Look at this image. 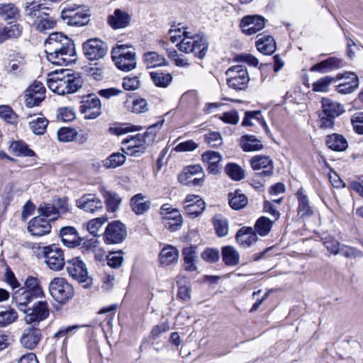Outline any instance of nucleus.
<instances>
[{
  "instance_id": "f257e3e1",
  "label": "nucleus",
  "mask_w": 363,
  "mask_h": 363,
  "mask_svg": "<svg viewBox=\"0 0 363 363\" xmlns=\"http://www.w3.org/2000/svg\"><path fill=\"white\" fill-rule=\"evenodd\" d=\"M45 52L53 65L67 66L75 63L77 54L73 40L62 33H51L45 42Z\"/></svg>"
},
{
  "instance_id": "f03ea898",
  "label": "nucleus",
  "mask_w": 363,
  "mask_h": 363,
  "mask_svg": "<svg viewBox=\"0 0 363 363\" xmlns=\"http://www.w3.org/2000/svg\"><path fill=\"white\" fill-rule=\"evenodd\" d=\"M43 296L44 292L40 280L33 276H28L24 281V286L15 291L12 296L16 304L21 306Z\"/></svg>"
},
{
  "instance_id": "7ed1b4c3",
  "label": "nucleus",
  "mask_w": 363,
  "mask_h": 363,
  "mask_svg": "<svg viewBox=\"0 0 363 363\" xmlns=\"http://www.w3.org/2000/svg\"><path fill=\"white\" fill-rule=\"evenodd\" d=\"M44 10L48 9L35 3H31L26 8V14L32 21L33 28L41 33L52 29L56 25L55 18Z\"/></svg>"
},
{
  "instance_id": "20e7f679",
  "label": "nucleus",
  "mask_w": 363,
  "mask_h": 363,
  "mask_svg": "<svg viewBox=\"0 0 363 363\" xmlns=\"http://www.w3.org/2000/svg\"><path fill=\"white\" fill-rule=\"evenodd\" d=\"M30 303H25L23 306L16 305L18 310L26 314L25 320L28 324H38L45 320L50 314L48 304L44 301H38L31 307Z\"/></svg>"
},
{
  "instance_id": "39448f33",
  "label": "nucleus",
  "mask_w": 363,
  "mask_h": 363,
  "mask_svg": "<svg viewBox=\"0 0 363 363\" xmlns=\"http://www.w3.org/2000/svg\"><path fill=\"white\" fill-rule=\"evenodd\" d=\"M51 296L60 303H65L74 294L73 286L65 279L57 277L53 279L49 284Z\"/></svg>"
},
{
  "instance_id": "423d86ee",
  "label": "nucleus",
  "mask_w": 363,
  "mask_h": 363,
  "mask_svg": "<svg viewBox=\"0 0 363 363\" xmlns=\"http://www.w3.org/2000/svg\"><path fill=\"white\" fill-rule=\"evenodd\" d=\"M67 271L74 280L83 284L84 288H88L91 285L92 279L89 276L86 266L79 257H74L67 261Z\"/></svg>"
},
{
  "instance_id": "0eeeda50",
  "label": "nucleus",
  "mask_w": 363,
  "mask_h": 363,
  "mask_svg": "<svg viewBox=\"0 0 363 363\" xmlns=\"http://www.w3.org/2000/svg\"><path fill=\"white\" fill-rule=\"evenodd\" d=\"M122 152L130 157H140L147 148V140L144 139L142 134L138 133L135 135H130L122 142Z\"/></svg>"
},
{
  "instance_id": "6e6552de",
  "label": "nucleus",
  "mask_w": 363,
  "mask_h": 363,
  "mask_svg": "<svg viewBox=\"0 0 363 363\" xmlns=\"http://www.w3.org/2000/svg\"><path fill=\"white\" fill-rule=\"evenodd\" d=\"M79 111L86 119H95L101 114V103L94 94H90L82 98Z\"/></svg>"
},
{
  "instance_id": "1a4fd4ad",
  "label": "nucleus",
  "mask_w": 363,
  "mask_h": 363,
  "mask_svg": "<svg viewBox=\"0 0 363 363\" xmlns=\"http://www.w3.org/2000/svg\"><path fill=\"white\" fill-rule=\"evenodd\" d=\"M43 254L47 266L53 271L61 270L65 264L63 251L57 245L43 248Z\"/></svg>"
},
{
  "instance_id": "9d476101",
  "label": "nucleus",
  "mask_w": 363,
  "mask_h": 363,
  "mask_svg": "<svg viewBox=\"0 0 363 363\" xmlns=\"http://www.w3.org/2000/svg\"><path fill=\"white\" fill-rule=\"evenodd\" d=\"M228 85L234 89H244L249 82V76L245 67L235 65L230 67L226 71Z\"/></svg>"
},
{
  "instance_id": "9b49d317",
  "label": "nucleus",
  "mask_w": 363,
  "mask_h": 363,
  "mask_svg": "<svg viewBox=\"0 0 363 363\" xmlns=\"http://www.w3.org/2000/svg\"><path fill=\"white\" fill-rule=\"evenodd\" d=\"M83 52L89 60H99L104 58L108 52V45L99 38H91L83 43Z\"/></svg>"
},
{
  "instance_id": "f8f14e48",
  "label": "nucleus",
  "mask_w": 363,
  "mask_h": 363,
  "mask_svg": "<svg viewBox=\"0 0 363 363\" xmlns=\"http://www.w3.org/2000/svg\"><path fill=\"white\" fill-rule=\"evenodd\" d=\"M127 237L125 225L119 220L110 223L104 233V240L106 244L121 243Z\"/></svg>"
},
{
  "instance_id": "ddd939ff",
  "label": "nucleus",
  "mask_w": 363,
  "mask_h": 363,
  "mask_svg": "<svg viewBox=\"0 0 363 363\" xmlns=\"http://www.w3.org/2000/svg\"><path fill=\"white\" fill-rule=\"evenodd\" d=\"M184 38L177 44L178 49L185 53H194V55L202 60L204 57V44L202 38L196 39L189 37L187 33L184 32Z\"/></svg>"
},
{
  "instance_id": "4468645a",
  "label": "nucleus",
  "mask_w": 363,
  "mask_h": 363,
  "mask_svg": "<svg viewBox=\"0 0 363 363\" xmlns=\"http://www.w3.org/2000/svg\"><path fill=\"white\" fill-rule=\"evenodd\" d=\"M45 88L41 82H35L25 91V104L28 107L38 106L45 99Z\"/></svg>"
},
{
  "instance_id": "2eb2a0df",
  "label": "nucleus",
  "mask_w": 363,
  "mask_h": 363,
  "mask_svg": "<svg viewBox=\"0 0 363 363\" xmlns=\"http://www.w3.org/2000/svg\"><path fill=\"white\" fill-rule=\"evenodd\" d=\"M265 26V19L259 15L244 16L240 22L242 32L248 35H254L262 30Z\"/></svg>"
},
{
  "instance_id": "dca6fc26",
  "label": "nucleus",
  "mask_w": 363,
  "mask_h": 363,
  "mask_svg": "<svg viewBox=\"0 0 363 363\" xmlns=\"http://www.w3.org/2000/svg\"><path fill=\"white\" fill-rule=\"evenodd\" d=\"M77 206L85 212L94 213L104 208L102 201L94 194H87L76 201Z\"/></svg>"
},
{
  "instance_id": "f3484780",
  "label": "nucleus",
  "mask_w": 363,
  "mask_h": 363,
  "mask_svg": "<svg viewBox=\"0 0 363 363\" xmlns=\"http://www.w3.org/2000/svg\"><path fill=\"white\" fill-rule=\"evenodd\" d=\"M50 220L40 216L32 218L28 223V230L34 236H43L51 231Z\"/></svg>"
},
{
  "instance_id": "a211bd4d",
  "label": "nucleus",
  "mask_w": 363,
  "mask_h": 363,
  "mask_svg": "<svg viewBox=\"0 0 363 363\" xmlns=\"http://www.w3.org/2000/svg\"><path fill=\"white\" fill-rule=\"evenodd\" d=\"M63 20H67V23L69 26H82L89 21V16L74 9H64L61 13Z\"/></svg>"
},
{
  "instance_id": "6ab92c4d",
  "label": "nucleus",
  "mask_w": 363,
  "mask_h": 363,
  "mask_svg": "<svg viewBox=\"0 0 363 363\" xmlns=\"http://www.w3.org/2000/svg\"><path fill=\"white\" fill-rule=\"evenodd\" d=\"M23 33V26L14 22H9L6 26L0 27V43L9 39H18Z\"/></svg>"
},
{
  "instance_id": "aec40b11",
  "label": "nucleus",
  "mask_w": 363,
  "mask_h": 363,
  "mask_svg": "<svg viewBox=\"0 0 363 363\" xmlns=\"http://www.w3.org/2000/svg\"><path fill=\"white\" fill-rule=\"evenodd\" d=\"M41 339V332L37 328H28L21 338V345L29 350L35 348Z\"/></svg>"
},
{
  "instance_id": "412c9836",
  "label": "nucleus",
  "mask_w": 363,
  "mask_h": 363,
  "mask_svg": "<svg viewBox=\"0 0 363 363\" xmlns=\"http://www.w3.org/2000/svg\"><path fill=\"white\" fill-rule=\"evenodd\" d=\"M130 15L120 9H116L113 13L108 17V23L113 29L125 28L130 25Z\"/></svg>"
},
{
  "instance_id": "4be33fe9",
  "label": "nucleus",
  "mask_w": 363,
  "mask_h": 363,
  "mask_svg": "<svg viewBox=\"0 0 363 363\" xmlns=\"http://www.w3.org/2000/svg\"><path fill=\"white\" fill-rule=\"evenodd\" d=\"M60 235L63 244L68 247H74L81 243L77 230L72 226H66L61 228Z\"/></svg>"
},
{
  "instance_id": "5701e85b",
  "label": "nucleus",
  "mask_w": 363,
  "mask_h": 363,
  "mask_svg": "<svg viewBox=\"0 0 363 363\" xmlns=\"http://www.w3.org/2000/svg\"><path fill=\"white\" fill-rule=\"evenodd\" d=\"M198 196L189 195L186 198V203H189L185 206L186 213L191 218L199 216L204 211V201L198 199Z\"/></svg>"
},
{
  "instance_id": "b1692460",
  "label": "nucleus",
  "mask_w": 363,
  "mask_h": 363,
  "mask_svg": "<svg viewBox=\"0 0 363 363\" xmlns=\"http://www.w3.org/2000/svg\"><path fill=\"white\" fill-rule=\"evenodd\" d=\"M235 239L240 246L248 247L252 244L255 243L258 238L252 228L242 227L237 232Z\"/></svg>"
},
{
  "instance_id": "393cba45",
  "label": "nucleus",
  "mask_w": 363,
  "mask_h": 363,
  "mask_svg": "<svg viewBox=\"0 0 363 363\" xmlns=\"http://www.w3.org/2000/svg\"><path fill=\"white\" fill-rule=\"evenodd\" d=\"M345 79H348L343 83L336 86L337 92L343 94H347L353 92L359 86V80L357 76L353 72L345 73L341 77Z\"/></svg>"
},
{
  "instance_id": "a878e982",
  "label": "nucleus",
  "mask_w": 363,
  "mask_h": 363,
  "mask_svg": "<svg viewBox=\"0 0 363 363\" xmlns=\"http://www.w3.org/2000/svg\"><path fill=\"white\" fill-rule=\"evenodd\" d=\"M100 193L104 198L108 211L116 212L122 201L121 196L113 191L107 190L104 186L100 189Z\"/></svg>"
},
{
  "instance_id": "bb28decb",
  "label": "nucleus",
  "mask_w": 363,
  "mask_h": 363,
  "mask_svg": "<svg viewBox=\"0 0 363 363\" xmlns=\"http://www.w3.org/2000/svg\"><path fill=\"white\" fill-rule=\"evenodd\" d=\"M9 150L11 154L16 157H35V153L32 150L28 145L23 140H15L11 142L9 147Z\"/></svg>"
},
{
  "instance_id": "cd10ccee",
  "label": "nucleus",
  "mask_w": 363,
  "mask_h": 363,
  "mask_svg": "<svg viewBox=\"0 0 363 363\" xmlns=\"http://www.w3.org/2000/svg\"><path fill=\"white\" fill-rule=\"evenodd\" d=\"M145 199V196L141 193L137 194L131 198L130 205L135 214L142 215L150 208L151 201Z\"/></svg>"
},
{
  "instance_id": "c85d7f7f",
  "label": "nucleus",
  "mask_w": 363,
  "mask_h": 363,
  "mask_svg": "<svg viewBox=\"0 0 363 363\" xmlns=\"http://www.w3.org/2000/svg\"><path fill=\"white\" fill-rule=\"evenodd\" d=\"M256 46L257 50L264 55H272L276 50L274 39L269 35L259 34Z\"/></svg>"
},
{
  "instance_id": "c756f323",
  "label": "nucleus",
  "mask_w": 363,
  "mask_h": 363,
  "mask_svg": "<svg viewBox=\"0 0 363 363\" xmlns=\"http://www.w3.org/2000/svg\"><path fill=\"white\" fill-rule=\"evenodd\" d=\"M345 111L344 107L340 104L333 101L328 98L322 99V111L325 115L336 118Z\"/></svg>"
},
{
  "instance_id": "7c9ffc66",
  "label": "nucleus",
  "mask_w": 363,
  "mask_h": 363,
  "mask_svg": "<svg viewBox=\"0 0 363 363\" xmlns=\"http://www.w3.org/2000/svg\"><path fill=\"white\" fill-rule=\"evenodd\" d=\"M196 247L189 246L184 247L182 251V255L184 257V269L189 272L196 271Z\"/></svg>"
},
{
  "instance_id": "2f4dec72",
  "label": "nucleus",
  "mask_w": 363,
  "mask_h": 363,
  "mask_svg": "<svg viewBox=\"0 0 363 363\" xmlns=\"http://www.w3.org/2000/svg\"><path fill=\"white\" fill-rule=\"evenodd\" d=\"M179 258V251L172 245L162 248L160 254V262L163 266H168L177 262Z\"/></svg>"
},
{
  "instance_id": "473e14b6",
  "label": "nucleus",
  "mask_w": 363,
  "mask_h": 363,
  "mask_svg": "<svg viewBox=\"0 0 363 363\" xmlns=\"http://www.w3.org/2000/svg\"><path fill=\"white\" fill-rule=\"evenodd\" d=\"M0 18L5 21H16L20 18V11L13 3L0 4Z\"/></svg>"
},
{
  "instance_id": "72a5a7b5",
  "label": "nucleus",
  "mask_w": 363,
  "mask_h": 363,
  "mask_svg": "<svg viewBox=\"0 0 363 363\" xmlns=\"http://www.w3.org/2000/svg\"><path fill=\"white\" fill-rule=\"evenodd\" d=\"M120 57H114L113 61L116 66L121 70L129 72L133 69L136 66L135 53L128 54L125 57H123V54H119Z\"/></svg>"
},
{
  "instance_id": "f704fd0d",
  "label": "nucleus",
  "mask_w": 363,
  "mask_h": 363,
  "mask_svg": "<svg viewBox=\"0 0 363 363\" xmlns=\"http://www.w3.org/2000/svg\"><path fill=\"white\" fill-rule=\"evenodd\" d=\"M326 145L330 149L337 152L345 151L348 146L346 138L343 135L337 133L328 135Z\"/></svg>"
},
{
  "instance_id": "c9c22d12",
  "label": "nucleus",
  "mask_w": 363,
  "mask_h": 363,
  "mask_svg": "<svg viewBox=\"0 0 363 363\" xmlns=\"http://www.w3.org/2000/svg\"><path fill=\"white\" fill-rule=\"evenodd\" d=\"M214 230L219 238L225 237L228 234L229 221L221 214H216L212 218Z\"/></svg>"
},
{
  "instance_id": "e433bc0d",
  "label": "nucleus",
  "mask_w": 363,
  "mask_h": 363,
  "mask_svg": "<svg viewBox=\"0 0 363 363\" xmlns=\"http://www.w3.org/2000/svg\"><path fill=\"white\" fill-rule=\"evenodd\" d=\"M223 262L228 266H235L240 262V254L233 246H224L221 249Z\"/></svg>"
},
{
  "instance_id": "4c0bfd02",
  "label": "nucleus",
  "mask_w": 363,
  "mask_h": 363,
  "mask_svg": "<svg viewBox=\"0 0 363 363\" xmlns=\"http://www.w3.org/2000/svg\"><path fill=\"white\" fill-rule=\"evenodd\" d=\"M143 58L147 68H153L167 65L164 57L156 52H145L144 53Z\"/></svg>"
},
{
  "instance_id": "58836bf2",
  "label": "nucleus",
  "mask_w": 363,
  "mask_h": 363,
  "mask_svg": "<svg viewBox=\"0 0 363 363\" xmlns=\"http://www.w3.org/2000/svg\"><path fill=\"white\" fill-rule=\"evenodd\" d=\"M153 84L161 88H167L172 83L173 77L171 73L155 71L150 73Z\"/></svg>"
},
{
  "instance_id": "ea45409f",
  "label": "nucleus",
  "mask_w": 363,
  "mask_h": 363,
  "mask_svg": "<svg viewBox=\"0 0 363 363\" xmlns=\"http://www.w3.org/2000/svg\"><path fill=\"white\" fill-rule=\"evenodd\" d=\"M48 88L59 95L67 94V77H52L48 81Z\"/></svg>"
},
{
  "instance_id": "a19ab883",
  "label": "nucleus",
  "mask_w": 363,
  "mask_h": 363,
  "mask_svg": "<svg viewBox=\"0 0 363 363\" xmlns=\"http://www.w3.org/2000/svg\"><path fill=\"white\" fill-rule=\"evenodd\" d=\"M240 146L245 152L257 151L261 150V142L254 135H244L240 139Z\"/></svg>"
},
{
  "instance_id": "79ce46f5",
  "label": "nucleus",
  "mask_w": 363,
  "mask_h": 363,
  "mask_svg": "<svg viewBox=\"0 0 363 363\" xmlns=\"http://www.w3.org/2000/svg\"><path fill=\"white\" fill-rule=\"evenodd\" d=\"M274 223V220L266 216H262L256 221L254 230L260 236H266L269 233Z\"/></svg>"
},
{
  "instance_id": "37998d69",
  "label": "nucleus",
  "mask_w": 363,
  "mask_h": 363,
  "mask_svg": "<svg viewBox=\"0 0 363 363\" xmlns=\"http://www.w3.org/2000/svg\"><path fill=\"white\" fill-rule=\"evenodd\" d=\"M229 204L235 210H240L245 207L248 203L247 198L240 191L230 193L228 195Z\"/></svg>"
},
{
  "instance_id": "c03bdc74",
  "label": "nucleus",
  "mask_w": 363,
  "mask_h": 363,
  "mask_svg": "<svg viewBox=\"0 0 363 363\" xmlns=\"http://www.w3.org/2000/svg\"><path fill=\"white\" fill-rule=\"evenodd\" d=\"M38 212L41 217L48 218L50 222L55 220L59 217L57 209L55 204L49 203H41L38 208Z\"/></svg>"
},
{
  "instance_id": "a18cd8bd",
  "label": "nucleus",
  "mask_w": 363,
  "mask_h": 363,
  "mask_svg": "<svg viewBox=\"0 0 363 363\" xmlns=\"http://www.w3.org/2000/svg\"><path fill=\"white\" fill-rule=\"evenodd\" d=\"M0 118L6 123L13 126H16L18 123V116L8 105L0 106Z\"/></svg>"
},
{
  "instance_id": "49530a36",
  "label": "nucleus",
  "mask_w": 363,
  "mask_h": 363,
  "mask_svg": "<svg viewBox=\"0 0 363 363\" xmlns=\"http://www.w3.org/2000/svg\"><path fill=\"white\" fill-rule=\"evenodd\" d=\"M251 166L253 169L260 171L258 174L262 176H269L273 172L272 160H251Z\"/></svg>"
},
{
  "instance_id": "de8ad7c7",
  "label": "nucleus",
  "mask_w": 363,
  "mask_h": 363,
  "mask_svg": "<svg viewBox=\"0 0 363 363\" xmlns=\"http://www.w3.org/2000/svg\"><path fill=\"white\" fill-rule=\"evenodd\" d=\"M225 170L228 177L234 181H240L245 175V170L235 163H228Z\"/></svg>"
},
{
  "instance_id": "09e8293b",
  "label": "nucleus",
  "mask_w": 363,
  "mask_h": 363,
  "mask_svg": "<svg viewBox=\"0 0 363 363\" xmlns=\"http://www.w3.org/2000/svg\"><path fill=\"white\" fill-rule=\"evenodd\" d=\"M67 94L77 91L83 84V79L78 73L67 76Z\"/></svg>"
},
{
  "instance_id": "8fccbe9b",
  "label": "nucleus",
  "mask_w": 363,
  "mask_h": 363,
  "mask_svg": "<svg viewBox=\"0 0 363 363\" xmlns=\"http://www.w3.org/2000/svg\"><path fill=\"white\" fill-rule=\"evenodd\" d=\"M17 318L18 313L13 308L0 311V328H5L12 324Z\"/></svg>"
},
{
  "instance_id": "3c124183",
  "label": "nucleus",
  "mask_w": 363,
  "mask_h": 363,
  "mask_svg": "<svg viewBox=\"0 0 363 363\" xmlns=\"http://www.w3.org/2000/svg\"><path fill=\"white\" fill-rule=\"evenodd\" d=\"M48 125V121L45 117H37L29 122L32 131L35 135H43Z\"/></svg>"
},
{
  "instance_id": "603ef678",
  "label": "nucleus",
  "mask_w": 363,
  "mask_h": 363,
  "mask_svg": "<svg viewBox=\"0 0 363 363\" xmlns=\"http://www.w3.org/2000/svg\"><path fill=\"white\" fill-rule=\"evenodd\" d=\"M335 82L334 77L326 76L313 84V90L316 92H327L329 85Z\"/></svg>"
},
{
  "instance_id": "864d4df0",
  "label": "nucleus",
  "mask_w": 363,
  "mask_h": 363,
  "mask_svg": "<svg viewBox=\"0 0 363 363\" xmlns=\"http://www.w3.org/2000/svg\"><path fill=\"white\" fill-rule=\"evenodd\" d=\"M141 129L142 128L140 126L130 124H123L116 127H110L108 128V132L116 135H121L129 132L138 131Z\"/></svg>"
},
{
  "instance_id": "5fc2aeb1",
  "label": "nucleus",
  "mask_w": 363,
  "mask_h": 363,
  "mask_svg": "<svg viewBox=\"0 0 363 363\" xmlns=\"http://www.w3.org/2000/svg\"><path fill=\"white\" fill-rule=\"evenodd\" d=\"M108 220L106 216L96 218L89 220L86 224V230L94 236L97 235L99 230Z\"/></svg>"
},
{
  "instance_id": "6e6d98bb",
  "label": "nucleus",
  "mask_w": 363,
  "mask_h": 363,
  "mask_svg": "<svg viewBox=\"0 0 363 363\" xmlns=\"http://www.w3.org/2000/svg\"><path fill=\"white\" fill-rule=\"evenodd\" d=\"M298 210L299 213H301V216H309L312 213V210L309 206V202L307 197L305 195H303L301 192H298Z\"/></svg>"
},
{
  "instance_id": "4d7b16f0",
  "label": "nucleus",
  "mask_w": 363,
  "mask_h": 363,
  "mask_svg": "<svg viewBox=\"0 0 363 363\" xmlns=\"http://www.w3.org/2000/svg\"><path fill=\"white\" fill-rule=\"evenodd\" d=\"M164 123V120L162 119V121L149 126L146 130V132L142 135L144 136V139L147 140V145H148L150 143H152L156 137L157 131L155 130L156 128L158 127L162 126V125Z\"/></svg>"
},
{
  "instance_id": "13d9d810",
  "label": "nucleus",
  "mask_w": 363,
  "mask_h": 363,
  "mask_svg": "<svg viewBox=\"0 0 363 363\" xmlns=\"http://www.w3.org/2000/svg\"><path fill=\"white\" fill-rule=\"evenodd\" d=\"M125 160H101L97 164H93V167L99 171L102 167L104 169H113L122 166Z\"/></svg>"
},
{
  "instance_id": "bf43d9fd",
  "label": "nucleus",
  "mask_w": 363,
  "mask_h": 363,
  "mask_svg": "<svg viewBox=\"0 0 363 363\" xmlns=\"http://www.w3.org/2000/svg\"><path fill=\"white\" fill-rule=\"evenodd\" d=\"M76 132L74 129L61 128L57 131L58 140L61 142H69L74 140Z\"/></svg>"
},
{
  "instance_id": "052dcab7",
  "label": "nucleus",
  "mask_w": 363,
  "mask_h": 363,
  "mask_svg": "<svg viewBox=\"0 0 363 363\" xmlns=\"http://www.w3.org/2000/svg\"><path fill=\"white\" fill-rule=\"evenodd\" d=\"M339 253L347 258H357L363 256L362 251L347 245H342Z\"/></svg>"
},
{
  "instance_id": "680f3d73",
  "label": "nucleus",
  "mask_w": 363,
  "mask_h": 363,
  "mask_svg": "<svg viewBox=\"0 0 363 363\" xmlns=\"http://www.w3.org/2000/svg\"><path fill=\"white\" fill-rule=\"evenodd\" d=\"M323 245L328 251L331 254L335 255L339 254L340 250V244L334 238H326L323 242Z\"/></svg>"
},
{
  "instance_id": "e2e57ef3",
  "label": "nucleus",
  "mask_w": 363,
  "mask_h": 363,
  "mask_svg": "<svg viewBox=\"0 0 363 363\" xmlns=\"http://www.w3.org/2000/svg\"><path fill=\"white\" fill-rule=\"evenodd\" d=\"M201 170L202 167L200 165H192L186 167L178 176V180L180 183H186V174H190V176H194L196 173L201 172Z\"/></svg>"
},
{
  "instance_id": "0e129e2a",
  "label": "nucleus",
  "mask_w": 363,
  "mask_h": 363,
  "mask_svg": "<svg viewBox=\"0 0 363 363\" xmlns=\"http://www.w3.org/2000/svg\"><path fill=\"white\" fill-rule=\"evenodd\" d=\"M353 130L355 133L363 135V113H354L351 118Z\"/></svg>"
},
{
  "instance_id": "69168bd1",
  "label": "nucleus",
  "mask_w": 363,
  "mask_h": 363,
  "mask_svg": "<svg viewBox=\"0 0 363 363\" xmlns=\"http://www.w3.org/2000/svg\"><path fill=\"white\" fill-rule=\"evenodd\" d=\"M163 225L164 227L171 232H175L179 230L183 224V218H179V219H169V218H164L162 220Z\"/></svg>"
},
{
  "instance_id": "338daca9",
  "label": "nucleus",
  "mask_w": 363,
  "mask_h": 363,
  "mask_svg": "<svg viewBox=\"0 0 363 363\" xmlns=\"http://www.w3.org/2000/svg\"><path fill=\"white\" fill-rule=\"evenodd\" d=\"M121 254V251L111 252L107 257L108 264L112 268L121 267L123 262V257Z\"/></svg>"
},
{
  "instance_id": "774afa93",
  "label": "nucleus",
  "mask_w": 363,
  "mask_h": 363,
  "mask_svg": "<svg viewBox=\"0 0 363 363\" xmlns=\"http://www.w3.org/2000/svg\"><path fill=\"white\" fill-rule=\"evenodd\" d=\"M222 137L218 132H211L208 135H206V143H207L211 147H218L222 144Z\"/></svg>"
}]
</instances>
